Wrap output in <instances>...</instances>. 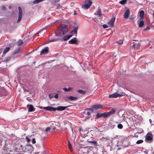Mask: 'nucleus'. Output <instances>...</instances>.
Instances as JSON below:
<instances>
[{
  "label": "nucleus",
  "instance_id": "nucleus-20",
  "mask_svg": "<svg viewBox=\"0 0 154 154\" xmlns=\"http://www.w3.org/2000/svg\"><path fill=\"white\" fill-rule=\"evenodd\" d=\"M11 59L10 57H8L5 58V59L3 58V57L1 58V59L2 60V62H7L8 61L10 60Z\"/></svg>",
  "mask_w": 154,
  "mask_h": 154
},
{
  "label": "nucleus",
  "instance_id": "nucleus-26",
  "mask_svg": "<svg viewBox=\"0 0 154 154\" xmlns=\"http://www.w3.org/2000/svg\"><path fill=\"white\" fill-rule=\"evenodd\" d=\"M103 117L104 118H106L108 117L109 116L108 114V112H105L103 113Z\"/></svg>",
  "mask_w": 154,
  "mask_h": 154
},
{
  "label": "nucleus",
  "instance_id": "nucleus-28",
  "mask_svg": "<svg viewBox=\"0 0 154 154\" xmlns=\"http://www.w3.org/2000/svg\"><path fill=\"white\" fill-rule=\"evenodd\" d=\"M96 117L97 118L101 117H103V113H100V112L98 113L96 115Z\"/></svg>",
  "mask_w": 154,
  "mask_h": 154
},
{
  "label": "nucleus",
  "instance_id": "nucleus-29",
  "mask_svg": "<svg viewBox=\"0 0 154 154\" xmlns=\"http://www.w3.org/2000/svg\"><path fill=\"white\" fill-rule=\"evenodd\" d=\"M23 44V42L21 39L20 40L17 42V45L18 46L21 45H22Z\"/></svg>",
  "mask_w": 154,
  "mask_h": 154
},
{
  "label": "nucleus",
  "instance_id": "nucleus-30",
  "mask_svg": "<svg viewBox=\"0 0 154 154\" xmlns=\"http://www.w3.org/2000/svg\"><path fill=\"white\" fill-rule=\"evenodd\" d=\"M68 147H69V148L70 150L71 151H72L73 149L72 148L71 144L69 141L68 142Z\"/></svg>",
  "mask_w": 154,
  "mask_h": 154
},
{
  "label": "nucleus",
  "instance_id": "nucleus-7",
  "mask_svg": "<svg viewBox=\"0 0 154 154\" xmlns=\"http://www.w3.org/2000/svg\"><path fill=\"white\" fill-rule=\"evenodd\" d=\"M41 109H43L46 110L52 111H55V108L51 106L47 107H40Z\"/></svg>",
  "mask_w": 154,
  "mask_h": 154
},
{
  "label": "nucleus",
  "instance_id": "nucleus-14",
  "mask_svg": "<svg viewBox=\"0 0 154 154\" xmlns=\"http://www.w3.org/2000/svg\"><path fill=\"white\" fill-rule=\"evenodd\" d=\"M77 42L78 39L76 38H74L69 41L68 43L70 44H76Z\"/></svg>",
  "mask_w": 154,
  "mask_h": 154
},
{
  "label": "nucleus",
  "instance_id": "nucleus-15",
  "mask_svg": "<svg viewBox=\"0 0 154 154\" xmlns=\"http://www.w3.org/2000/svg\"><path fill=\"white\" fill-rule=\"evenodd\" d=\"M67 107V106H59L55 108V111L56 110L58 111L64 110Z\"/></svg>",
  "mask_w": 154,
  "mask_h": 154
},
{
  "label": "nucleus",
  "instance_id": "nucleus-57",
  "mask_svg": "<svg viewBox=\"0 0 154 154\" xmlns=\"http://www.w3.org/2000/svg\"><path fill=\"white\" fill-rule=\"evenodd\" d=\"M29 146H27V147H28Z\"/></svg>",
  "mask_w": 154,
  "mask_h": 154
},
{
  "label": "nucleus",
  "instance_id": "nucleus-19",
  "mask_svg": "<svg viewBox=\"0 0 154 154\" xmlns=\"http://www.w3.org/2000/svg\"><path fill=\"white\" fill-rule=\"evenodd\" d=\"M68 99L71 100H75L78 99V97H74L72 96H70L67 97Z\"/></svg>",
  "mask_w": 154,
  "mask_h": 154
},
{
  "label": "nucleus",
  "instance_id": "nucleus-52",
  "mask_svg": "<svg viewBox=\"0 0 154 154\" xmlns=\"http://www.w3.org/2000/svg\"><path fill=\"white\" fill-rule=\"evenodd\" d=\"M11 8V6H9L8 7V8H9V9H10Z\"/></svg>",
  "mask_w": 154,
  "mask_h": 154
},
{
  "label": "nucleus",
  "instance_id": "nucleus-21",
  "mask_svg": "<svg viewBox=\"0 0 154 154\" xmlns=\"http://www.w3.org/2000/svg\"><path fill=\"white\" fill-rule=\"evenodd\" d=\"M77 91L78 93L81 94L82 95L85 94L86 93L85 91L82 90H78Z\"/></svg>",
  "mask_w": 154,
  "mask_h": 154
},
{
  "label": "nucleus",
  "instance_id": "nucleus-47",
  "mask_svg": "<svg viewBox=\"0 0 154 154\" xmlns=\"http://www.w3.org/2000/svg\"><path fill=\"white\" fill-rule=\"evenodd\" d=\"M1 9L2 10H5V7L4 6H2Z\"/></svg>",
  "mask_w": 154,
  "mask_h": 154
},
{
  "label": "nucleus",
  "instance_id": "nucleus-45",
  "mask_svg": "<svg viewBox=\"0 0 154 154\" xmlns=\"http://www.w3.org/2000/svg\"><path fill=\"white\" fill-rule=\"evenodd\" d=\"M36 143L35 139V138H33L32 140V143L33 144H34Z\"/></svg>",
  "mask_w": 154,
  "mask_h": 154
},
{
  "label": "nucleus",
  "instance_id": "nucleus-24",
  "mask_svg": "<svg viewBox=\"0 0 154 154\" xmlns=\"http://www.w3.org/2000/svg\"><path fill=\"white\" fill-rule=\"evenodd\" d=\"M144 25V22L143 20H141L139 23V27H141L143 26Z\"/></svg>",
  "mask_w": 154,
  "mask_h": 154
},
{
  "label": "nucleus",
  "instance_id": "nucleus-4",
  "mask_svg": "<svg viewBox=\"0 0 154 154\" xmlns=\"http://www.w3.org/2000/svg\"><path fill=\"white\" fill-rule=\"evenodd\" d=\"M19 11V14L18 19L17 21V22L18 23H19L21 20V18L22 16V11L21 8L19 7L18 8Z\"/></svg>",
  "mask_w": 154,
  "mask_h": 154
},
{
  "label": "nucleus",
  "instance_id": "nucleus-12",
  "mask_svg": "<svg viewBox=\"0 0 154 154\" xmlns=\"http://www.w3.org/2000/svg\"><path fill=\"white\" fill-rule=\"evenodd\" d=\"M26 107L28 109V112H32L35 110V108H34L32 105L28 104L27 105Z\"/></svg>",
  "mask_w": 154,
  "mask_h": 154
},
{
  "label": "nucleus",
  "instance_id": "nucleus-16",
  "mask_svg": "<svg viewBox=\"0 0 154 154\" xmlns=\"http://www.w3.org/2000/svg\"><path fill=\"white\" fill-rule=\"evenodd\" d=\"M140 19L142 20L144 18V12L143 11L141 10L140 12Z\"/></svg>",
  "mask_w": 154,
  "mask_h": 154
},
{
  "label": "nucleus",
  "instance_id": "nucleus-11",
  "mask_svg": "<svg viewBox=\"0 0 154 154\" xmlns=\"http://www.w3.org/2000/svg\"><path fill=\"white\" fill-rule=\"evenodd\" d=\"M115 20V17H113L108 23V24L109 25L110 27H112L113 26Z\"/></svg>",
  "mask_w": 154,
  "mask_h": 154
},
{
  "label": "nucleus",
  "instance_id": "nucleus-42",
  "mask_svg": "<svg viewBox=\"0 0 154 154\" xmlns=\"http://www.w3.org/2000/svg\"><path fill=\"white\" fill-rule=\"evenodd\" d=\"M70 89V88H63V90H64L65 91H68Z\"/></svg>",
  "mask_w": 154,
  "mask_h": 154
},
{
  "label": "nucleus",
  "instance_id": "nucleus-55",
  "mask_svg": "<svg viewBox=\"0 0 154 154\" xmlns=\"http://www.w3.org/2000/svg\"><path fill=\"white\" fill-rule=\"evenodd\" d=\"M74 14H76V13H75V11L74 12Z\"/></svg>",
  "mask_w": 154,
  "mask_h": 154
},
{
  "label": "nucleus",
  "instance_id": "nucleus-49",
  "mask_svg": "<svg viewBox=\"0 0 154 154\" xmlns=\"http://www.w3.org/2000/svg\"><path fill=\"white\" fill-rule=\"evenodd\" d=\"M88 109V110L89 111H90L91 112L93 111V109L92 108H89L86 109Z\"/></svg>",
  "mask_w": 154,
  "mask_h": 154
},
{
  "label": "nucleus",
  "instance_id": "nucleus-53",
  "mask_svg": "<svg viewBox=\"0 0 154 154\" xmlns=\"http://www.w3.org/2000/svg\"><path fill=\"white\" fill-rule=\"evenodd\" d=\"M55 129H56L55 128H53V130L54 131H55Z\"/></svg>",
  "mask_w": 154,
  "mask_h": 154
},
{
  "label": "nucleus",
  "instance_id": "nucleus-25",
  "mask_svg": "<svg viewBox=\"0 0 154 154\" xmlns=\"http://www.w3.org/2000/svg\"><path fill=\"white\" fill-rule=\"evenodd\" d=\"M79 27L78 26L75 27L74 29L72 30L71 32H74V34H77V30L78 29Z\"/></svg>",
  "mask_w": 154,
  "mask_h": 154
},
{
  "label": "nucleus",
  "instance_id": "nucleus-9",
  "mask_svg": "<svg viewBox=\"0 0 154 154\" xmlns=\"http://www.w3.org/2000/svg\"><path fill=\"white\" fill-rule=\"evenodd\" d=\"M123 95L120 94H119L117 93H114L112 94L109 95V98H116L118 97H121Z\"/></svg>",
  "mask_w": 154,
  "mask_h": 154
},
{
  "label": "nucleus",
  "instance_id": "nucleus-8",
  "mask_svg": "<svg viewBox=\"0 0 154 154\" xmlns=\"http://www.w3.org/2000/svg\"><path fill=\"white\" fill-rule=\"evenodd\" d=\"M103 107V106L101 104H95L92 106V108L95 110H99L101 109Z\"/></svg>",
  "mask_w": 154,
  "mask_h": 154
},
{
  "label": "nucleus",
  "instance_id": "nucleus-13",
  "mask_svg": "<svg viewBox=\"0 0 154 154\" xmlns=\"http://www.w3.org/2000/svg\"><path fill=\"white\" fill-rule=\"evenodd\" d=\"M49 48L48 47H46L44 49H42L40 52V55L43 54H47L49 52Z\"/></svg>",
  "mask_w": 154,
  "mask_h": 154
},
{
  "label": "nucleus",
  "instance_id": "nucleus-51",
  "mask_svg": "<svg viewBox=\"0 0 154 154\" xmlns=\"http://www.w3.org/2000/svg\"><path fill=\"white\" fill-rule=\"evenodd\" d=\"M2 48L0 49V54L2 53Z\"/></svg>",
  "mask_w": 154,
  "mask_h": 154
},
{
  "label": "nucleus",
  "instance_id": "nucleus-3",
  "mask_svg": "<svg viewBox=\"0 0 154 154\" xmlns=\"http://www.w3.org/2000/svg\"><path fill=\"white\" fill-rule=\"evenodd\" d=\"M92 2L90 0H87L85 2V4L82 6V8L88 9L89 8L92 4Z\"/></svg>",
  "mask_w": 154,
  "mask_h": 154
},
{
  "label": "nucleus",
  "instance_id": "nucleus-38",
  "mask_svg": "<svg viewBox=\"0 0 154 154\" xmlns=\"http://www.w3.org/2000/svg\"><path fill=\"white\" fill-rule=\"evenodd\" d=\"M55 5L57 7V9H59L60 8V6L59 4H57V3H55Z\"/></svg>",
  "mask_w": 154,
  "mask_h": 154
},
{
  "label": "nucleus",
  "instance_id": "nucleus-2",
  "mask_svg": "<svg viewBox=\"0 0 154 154\" xmlns=\"http://www.w3.org/2000/svg\"><path fill=\"white\" fill-rule=\"evenodd\" d=\"M89 149L88 147L81 148L79 150V154H88Z\"/></svg>",
  "mask_w": 154,
  "mask_h": 154
},
{
  "label": "nucleus",
  "instance_id": "nucleus-34",
  "mask_svg": "<svg viewBox=\"0 0 154 154\" xmlns=\"http://www.w3.org/2000/svg\"><path fill=\"white\" fill-rule=\"evenodd\" d=\"M133 45L131 46L130 49L131 50H133L135 49V43L134 42L132 43Z\"/></svg>",
  "mask_w": 154,
  "mask_h": 154
},
{
  "label": "nucleus",
  "instance_id": "nucleus-1",
  "mask_svg": "<svg viewBox=\"0 0 154 154\" xmlns=\"http://www.w3.org/2000/svg\"><path fill=\"white\" fill-rule=\"evenodd\" d=\"M59 31L58 32V35L61 36L68 32V28L67 26L64 24H61L59 28Z\"/></svg>",
  "mask_w": 154,
  "mask_h": 154
},
{
  "label": "nucleus",
  "instance_id": "nucleus-6",
  "mask_svg": "<svg viewBox=\"0 0 154 154\" xmlns=\"http://www.w3.org/2000/svg\"><path fill=\"white\" fill-rule=\"evenodd\" d=\"M153 139V136L152 134L149 133H148L146 136L145 140L146 141H151Z\"/></svg>",
  "mask_w": 154,
  "mask_h": 154
},
{
  "label": "nucleus",
  "instance_id": "nucleus-39",
  "mask_svg": "<svg viewBox=\"0 0 154 154\" xmlns=\"http://www.w3.org/2000/svg\"><path fill=\"white\" fill-rule=\"evenodd\" d=\"M25 139H26V140L27 142L28 143H29L31 141L30 139H29V138L27 136H26V137Z\"/></svg>",
  "mask_w": 154,
  "mask_h": 154
},
{
  "label": "nucleus",
  "instance_id": "nucleus-50",
  "mask_svg": "<svg viewBox=\"0 0 154 154\" xmlns=\"http://www.w3.org/2000/svg\"><path fill=\"white\" fill-rule=\"evenodd\" d=\"M60 1V0H54V2L55 3H57L59 2Z\"/></svg>",
  "mask_w": 154,
  "mask_h": 154
},
{
  "label": "nucleus",
  "instance_id": "nucleus-10",
  "mask_svg": "<svg viewBox=\"0 0 154 154\" xmlns=\"http://www.w3.org/2000/svg\"><path fill=\"white\" fill-rule=\"evenodd\" d=\"M130 13L129 9L127 8H126V10L125 11L124 15V17L126 19H127L128 17V16Z\"/></svg>",
  "mask_w": 154,
  "mask_h": 154
},
{
  "label": "nucleus",
  "instance_id": "nucleus-43",
  "mask_svg": "<svg viewBox=\"0 0 154 154\" xmlns=\"http://www.w3.org/2000/svg\"><path fill=\"white\" fill-rule=\"evenodd\" d=\"M103 27L104 28H106L108 27V26L105 24H104L103 25Z\"/></svg>",
  "mask_w": 154,
  "mask_h": 154
},
{
  "label": "nucleus",
  "instance_id": "nucleus-32",
  "mask_svg": "<svg viewBox=\"0 0 154 154\" xmlns=\"http://www.w3.org/2000/svg\"><path fill=\"white\" fill-rule=\"evenodd\" d=\"M135 49L136 48L137 49H138L140 47V45L138 43H135Z\"/></svg>",
  "mask_w": 154,
  "mask_h": 154
},
{
  "label": "nucleus",
  "instance_id": "nucleus-40",
  "mask_svg": "<svg viewBox=\"0 0 154 154\" xmlns=\"http://www.w3.org/2000/svg\"><path fill=\"white\" fill-rule=\"evenodd\" d=\"M123 40H120L117 42L119 44H122L123 43Z\"/></svg>",
  "mask_w": 154,
  "mask_h": 154
},
{
  "label": "nucleus",
  "instance_id": "nucleus-37",
  "mask_svg": "<svg viewBox=\"0 0 154 154\" xmlns=\"http://www.w3.org/2000/svg\"><path fill=\"white\" fill-rule=\"evenodd\" d=\"M117 127L119 129H122L123 128V126L122 124H119L117 125Z\"/></svg>",
  "mask_w": 154,
  "mask_h": 154
},
{
  "label": "nucleus",
  "instance_id": "nucleus-54",
  "mask_svg": "<svg viewBox=\"0 0 154 154\" xmlns=\"http://www.w3.org/2000/svg\"><path fill=\"white\" fill-rule=\"evenodd\" d=\"M149 121L150 122H152V120L151 119H149Z\"/></svg>",
  "mask_w": 154,
  "mask_h": 154
},
{
  "label": "nucleus",
  "instance_id": "nucleus-35",
  "mask_svg": "<svg viewBox=\"0 0 154 154\" xmlns=\"http://www.w3.org/2000/svg\"><path fill=\"white\" fill-rule=\"evenodd\" d=\"M88 142L90 143H92L95 145H96L97 144V141L95 140L89 141H88Z\"/></svg>",
  "mask_w": 154,
  "mask_h": 154
},
{
  "label": "nucleus",
  "instance_id": "nucleus-48",
  "mask_svg": "<svg viewBox=\"0 0 154 154\" xmlns=\"http://www.w3.org/2000/svg\"><path fill=\"white\" fill-rule=\"evenodd\" d=\"M150 29V27L149 26H147L146 27V28L144 29V30H149Z\"/></svg>",
  "mask_w": 154,
  "mask_h": 154
},
{
  "label": "nucleus",
  "instance_id": "nucleus-23",
  "mask_svg": "<svg viewBox=\"0 0 154 154\" xmlns=\"http://www.w3.org/2000/svg\"><path fill=\"white\" fill-rule=\"evenodd\" d=\"M108 112V114L109 116L110 115H112L114 114L116 112V110L115 109H112L110 111Z\"/></svg>",
  "mask_w": 154,
  "mask_h": 154
},
{
  "label": "nucleus",
  "instance_id": "nucleus-22",
  "mask_svg": "<svg viewBox=\"0 0 154 154\" xmlns=\"http://www.w3.org/2000/svg\"><path fill=\"white\" fill-rule=\"evenodd\" d=\"M51 128L50 127H48L45 130V131L46 134H49Z\"/></svg>",
  "mask_w": 154,
  "mask_h": 154
},
{
  "label": "nucleus",
  "instance_id": "nucleus-33",
  "mask_svg": "<svg viewBox=\"0 0 154 154\" xmlns=\"http://www.w3.org/2000/svg\"><path fill=\"white\" fill-rule=\"evenodd\" d=\"M43 0H35L33 2V4H36L42 1Z\"/></svg>",
  "mask_w": 154,
  "mask_h": 154
},
{
  "label": "nucleus",
  "instance_id": "nucleus-36",
  "mask_svg": "<svg viewBox=\"0 0 154 154\" xmlns=\"http://www.w3.org/2000/svg\"><path fill=\"white\" fill-rule=\"evenodd\" d=\"M143 141L142 140H138L137 142L136 143L137 144H139L140 143H141L143 142Z\"/></svg>",
  "mask_w": 154,
  "mask_h": 154
},
{
  "label": "nucleus",
  "instance_id": "nucleus-17",
  "mask_svg": "<svg viewBox=\"0 0 154 154\" xmlns=\"http://www.w3.org/2000/svg\"><path fill=\"white\" fill-rule=\"evenodd\" d=\"M72 35H68L65 36L63 37L62 39V40H63L64 41H66L69 38H70L72 36Z\"/></svg>",
  "mask_w": 154,
  "mask_h": 154
},
{
  "label": "nucleus",
  "instance_id": "nucleus-41",
  "mask_svg": "<svg viewBox=\"0 0 154 154\" xmlns=\"http://www.w3.org/2000/svg\"><path fill=\"white\" fill-rule=\"evenodd\" d=\"M20 48H18L17 50L14 51V54H16L18 53L20 51Z\"/></svg>",
  "mask_w": 154,
  "mask_h": 154
},
{
  "label": "nucleus",
  "instance_id": "nucleus-56",
  "mask_svg": "<svg viewBox=\"0 0 154 154\" xmlns=\"http://www.w3.org/2000/svg\"><path fill=\"white\" fill-rule=\"evenodd\" d=\"M153 16H154V12H153Z\"/></svg>",
  "mask_w": 154,
  "mask_h": 154
},
{
  "label": "nucleus",
  "instance_id": "nucleus-18",
  "mask_svg": "<svg viewBox=\"0 0 154 154\" xmlns=\"http://www.w3.org/2000/svg\"><path fill=\"white\" fill-rule=\"evenodd\" d=\"M95 15L100 16L102 15V14L101 13V10L100 9H98L97 11L95 13Z\"/></svg>",
  "mask_w": 154,
  "mask_h": 154
},
{
  "label": "nucleus",
  "instance_id": "nucleus-27",
  "mask_svg": "<svg viewBox=\"0 0 154 154\" xmlns=\"http://www.w3.org/2000/svg\"><path fill=\"white\" fill-rule=\"evenodd\" d=\"M10 49V48L9 47L5 48L3 52V54H5Z\"/></svg>",
  "mask_w": 154,
  "mask_h": 154
},
{
  "label": "nucleus",
  "instance_id": "nucleus-44",
  "mask_svg": "<svg viewBox=\"0 0 154 154\" xmlns=\"http://www.w3.org/2000/svg\"><path fill=\"white\" fill-rule=\"evenodd\" d=\"M54 97L56 99H57L58 97V94L57 93L54 96Z\"/></svg>",
  "mask_w": 154,
  "mask_h": 154
},
{
  "label": "nucleus",
  "instance_id": "nucleus-46",
  "mask_svg": "<svg viewBox=\"0 0 154 154\" xmlns=\"http://www.w3.org/2000/svg\"><path fill=\"white\" fill-rule=\"evenodd\" d=\"M54 95L53 94H50L49 95V97L50 98V99H52L54 97Z\"/></svg>",
  "mask_w": 154,
  "mask_h": 154
},
{
  "label": "nucleus",
  "instance_id": "nucleus-5",
  "mask_svg": "<svg viewBox=\"0 0 154 154\" xmlns=\"http://www.w3.org/2000/svg\"><path fill=\"white\" fill-rule=\"evenodd\" d=\"M91 115L90 112L88 110V109H85V111L83 112V116L86 117L85 119V120L87 119H88L90 117L89 116Z\"/></svg>",
  "mask_w": 154,
  "mask_h": 154
},
{
  "label": "nucleus",
  "instance_id": "nucleus-31",
  "mask_svg": "<svg viewBox=\"0 0 154 154\" xmlns=\"http://www.w3.org/2000/svg\"><path fill=\"white\" fill-rule=\"evenodd\" d=\"M127 2V0H122L120 1L119 3L122 5H124Z\"/></svg>",
  "mask_w": 154,
  "mask_h": 154
}]
</instances>
